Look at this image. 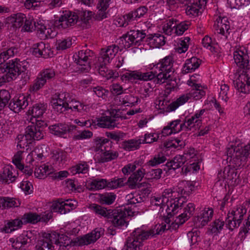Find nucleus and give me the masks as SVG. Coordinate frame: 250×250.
Returning a JSON list of instances; mask_svg holds the SVG:
<instances>
[{"mask_svg":"<svg viewBox=\"0 0 250 250\" xmlns=\"http://www.w3.org/2000/svg\"><path fill=\"white\" fill-rule=\"evenodd\" d=\"M187 241L190 246L196 245L201 240L200 232L197 230L188 231L187 234Z\"/></svg>","mask_w":250,"mask_h":250,"instance_id":"3c124183","label":"nucleus"},{"mask_svg":"<svg viewBox=\"0 0 250 250\" xmlns=\"http://www.w3.org/2000/svg\"><path fill=\"white\" fill-rule=\"evenodd\" d=\"M213 215V210L212 208H205L200 216L194 218V223L196 227H202L206 225L210 221Z\"/></svg>","mask_w":250,"mask_h":250,"instance_id":"412c9836","label":"nucleus"},{"mask_svg":"<svg viewBox=\"0 0 250 250\" xmlns=\"http://www.w3.org/2000/svg\"><path fill=\"white\" fill-rule=\"evenodd\" d=\"M190 38L188 37H185L183 40L181 41L180 46L177 48V52L179 53L186 52L188 48V42Z\"/></svg>","mask_w":250,"mask_h":250,"instance_id":"774afa93","label":"nucleus"},{"mask_svg":"<svg viewBox=\"0 0 250 250\" xmlns=\"http://www.w3.org/2000/svg\"><path fill=\"white\" fill-rule=\"evenodd\" d=\"M185 199L183 197H177L175 198L171 199L170 201L167 204V208L169 210H171L173 214H175L176 211V209L179 207H181L183 205Z\"/></svg>","mask_w":250,"mask_h":250,"instance_id":"e433bc0d","label":"nucleus"},{"mask_svg":"<svg viewBox=\"0 0 250 250\" xmlns=\"http://www.w3.org/2000/svg\"><path fill=\"white\" fill-rule=\"evenodd\" d=\"M69 128L67 125L63 124H56L49 127L50 132L57 136H62L66 134Z\"/></svg>","mask_w":250,"mask_h":250,"instance_id":"473e14b6","label":"nucleus"},{"mask_svg":"<svg viewBox=\"0 0 250 250\" xmlns=\"http://www.w3.org/2000/svg\"><path fill=\"white\" fill-rule=\"evenodd\" d=\"M227 160L232 164L234 169L229 167H226L225 179L232 181L237 178V172L238 168L244 167L246 165L248 158L250 157V143L244 147L231 146L227 150Z\"/></svg>","mask_w":250,"mask_h":250,"instance_id":"f257e3e1","label":"nucleus"},{"mask_svg":"<svg viewBox=\"0 0 250 250\" xmlns=\"http://www.w3.org/2000/svg\"><path fill=\"white\" fill-rule=\"evenodd\" d=\"M104 229L102 228H97L89 233L81 237L77 238V242L80 245H89L94 243L102 236L104 235Z\"/></svg>","mask_w":250,"mask_h":250,"instance_id":"2eb2a0df","label":"nucleus"},{"mask_svg":"<svg viewBox=\"0 0 250 250\" xmlns=\"http://www.w3.org/2000/svg\"><path fill=\"white\" fill-rule=\"evenodd\" d=\"M93 91L99 98L105 99L107 97L108 91L102 86H97L93 88Z\"/></svg>","mask_w":250,"mask_h":250,"instance_id":"69168bd1","label":"nucleus"},{"mask_svg":"<svg viewBox=\"0 0 250 250\" xmlns=\"http://www.w3.org/2000/svg\"><path fill=\"white\" fill-rule=\"evenodd\" d=\"M107 181L104 179H95L93 180L88 185L90 190H99L107 187Z\"/></svg>","mask_w":250,"mask_h":250,"instance_id":"ea45409f","label":"nucleus"},{"mask_svg":"<svg viewBox=\"0 0 250 250\" xmlns=\"http://www.w3.org/2000/svg\"><path fill=\"white\" fill-rule=\"evenodd\" d=\"M119 156V153L116 151H112L106 149L103 154L98 159V162L104 163L116 159Z\"/></svg>","mask_w":250,"mask_h":250,"instance_id":"2f4dec72","label":"nucleus"},{"mask_svg":"<svg viewBox=\"0 0 250 250\" xmlns=\"http://www.w3.org/2000/svg\"><path fill=\"white\" fill-rule=\"evenodd\" d=\"M175 221L174 222H172L171 225H166L164 223H162L161 224H157L156 225L154 228L148 230H145V232L146 233H147V235H148V239L150 237H152L155 236V235H159L164 233L166 230H172V229H176L179 227V225H175Z\"/></svg>","mask_w":250,"mask_h":250,"instance_id":"f3484780","label":"nucleus"},{"mask_svg":"<svg viewBox=\"0 0 250 250\" xmlns=\"http://www.w3.org/2000/svg\"><path fill=\"white\" fill-rule=\"evenodd\" d=\"M47 124L43 121L36 119V123L32 122L26 129L25 134L29 141L40 140L43 138L45 134L44 129Z\"/></svg>","mask_w":250,"mask_h":250,"instance_id":"6e6552de","label":"nucleus"},{"mask_svg":"<svg viewBox=\"0 0 250 250\" xmlns=\"http://www.w3.org/2000/svg\"><path fill=\"white\" fill-rule=\"evenodd\" d=\"M111 142L108 139L99 138L95 140V151H98L100 150L104 152L107 148V144L111 145Z\"/></svg>","mask_w":250,"mask_h":250,"instance_id":"49530a36","label":"nucleus"},{"mask_svg":"<svg viewBox=\"0 0 250 250\" xmlns=\"http://www.w3.org/2000/svg\"><path fill=\"white\" fill-rule=\"evenodd\" d=\"M56 72L54 69L50 68L43 69L38 74L35 79L31 89L37 91L42 88L47 82L55 78Z\"/></svg>","mask_w":250,"mask_h":250,"instance_id":"ddd939ff","label":"nucleus"},{"mask_svg":"<svg viewBox=\"0 0 250 250\" xmlns=\"http://www.w3.org/2000/svg\"><path fill=\"white\" fill-rule=\"evenodd\" d=\"M99 202L102 205H110L115 201L116 195L114 193L106 192L103 194H100Z\"/></svg>","mask_w":250,"mask_h":250,"instance_id":"58836bf2","label":"nucleus"},{"mask_svg":"<svg viewBox=\"0 0 250 250\" xmlns=\"http://www.w3.org/2000/svg\"><path fill=\"white\" fill-rule=\"evenodd\" d=\"M190 23L189 21H184L179 22L176 20V25L175 27L174 33L178 36L182 35L187 30Z\"/></svg>","mask_w":250,"mask_h":250,"instance_id":"09e8293b","label":"nucleus"},{"mask_svg":"<svg viewBox=\"0 0 250 250\" xmlns=\"http://www.w3.org/2000/svg\"><path fill=\"white\" fill-rule=\"evenodd\" d=\"M126 178H114L110 182H107V187L111 188H116L124 186Z\"/></svg>","mask_w":250,"mask_h":250,"instance_id":"5fc2aeb1","label":"nucleus"},{"mask_svg":"<svg viewBox=\"0 0 250 250\" xmlns=\"http://www.w3.org/2000/svg\"><path fill=\"white\" fill-rule=\"evenodd\" d=\"M14 100L20 107V110L23 109L28 104L27 98L23 95H20L17 98H15Z\"/></svg>","mask_w":250,"mask_h":250,"instance_id":"338daca9","label":"nucleus"},{"mask_svg":"<svg viewBox=\"0 0 250 250\" xmlns=\"http://www.w3.org/2000/svg\"><path fill=\"white\" fill-rule=\"evenodd\" d=\"M131 212L122 209H111L108 213V219L112 222L115 227L122 228L126 227L128 225L127 219Z\"/></svg>","mask_w":250,"mask_h":250,"instance_id":"f8f14e48","label":"nucleus"},{"mask_svg":"<svg viewBox=\"0 0 250 250\" xmlns=\"http://www.w3.org/2000/svg\"><path fill=\"white\" fill-rule=\"evenodd\" d=\"M147 36L144 30H132L123 37L122 41L125 47L128 48L133 44H137Z\"/></svg>","mask_w":250,"mask_h":250,"instance_id":"4468645a","label":"nucleus"},{"mask_svg":"<svg viewBox=\"0 0 250 250\" xmlns=\"http://www.w3.org/2000/svg\"><path fill=\"white\" fill-rule=\"evenodd\" d=\"M190 99L188 94H184L180 96L176 101L171 103L168 106L169 111L175 110L180 105L183 104Z\"/></svg>","mask_w":250,"mask_h":250,"instance_id":"c03bdc74","label":"nucleus"},{"mask_svg":"<svg viewBox=\"0 0 250 250\" xmlns=\"http://www.w3.org/2000/svg\"><path fill=\"white\" fill-rule=\"evenodd\" d=\"M147 234L142 228L135 229L127 239L126 250H139L142 242L148 239Z\"/></svg>","mask_w":250,"mask_h":250,"instance_id":"1a4fd4ad","label":"nucleus"},{"mask_svg":"<svg viewBox=\"0 0 250 250\" xmlns=\"http://www.w3.org/2000/svg\"><path fill=\"white\" fill-rule=\"evenodd\" d=\"M28 240V238L25 237L24 236H20L17 238L16 242H13L12 246L16 249L20 248L22 247H24L29 243Z\"/></svg>","mask_w":250,"mask_h":250,"instance_id":"0e129e2a","label":"nucleus"},{"mask_svg":"<svg viewBox=\"0 0 250 250\" xmlns=\"http://www.w3.org/2000/svg\"><path fill=\"white\" fill-rule=\"evenodd\" d=\"M247 212L246 208L242 206H237L230 213L227 214L226 218V225L229 229L233 230L235 228H238L243 220L244 215Z\"/></svg>","mask_w":250,"mask_h":250,"instance_id":"9d476101","label":"nucleus"},{"mask_svg":"<svg viewBox=\"0 0 250 250\" xmlns=\"http://www.w3.org/2000/svg\"><path fill=\"white\" fill-rule=\"evenodd\" d=\"M119 48V47L115 44L108 46L105 51L103 52L102 57L99 58V61H101L102 60L103 62H109L110 60L114 58L118 53Z\"/></svg>","mask_w":250,"mask_h":250,"instance_id":"bb28decb","label":"nucleus"},{"mask_svg":"<svg viewBox=\"0 0 250 250\" xmlns=\"http://www.w3.org/2000/svg\"><path fill=\"white\" fill-rule=\"evenodd\" d=\"M58 50H65L71 46L72 45L71 39L70 38L59 40L57 41Z\"/></svg>","mask_w":250,"mask_h":250,"instance_id":"052dcab7","label":"nucleus"},{"mask_svg":"<svg viewBox=\"0 0 250 250\" xmlns=\"http://www.w3.org/2000/svg\"><path fill=\"white\" fill-rule=\"evenodd\" d=\"M11 98L8 91L5 89L0 90V107L3 108L8 103Z\"/></svg>","mask_w":250,"mask_h":250,"instance_id":"4d7b16f0","label":"nucleus"},{"mask_svg":"<svg viewBox=\"0 0 250 250\" xmlns=\"http://www.w3.org/2000/svg\"><path fill=\"white\" fill-rule=\"evenodd\" d=\"M22 219L10 220L5 223L4 226L1 229L2 232L9 233L21 228L23 225Z\"/></svg>","mask_w":250,"mask_h":250,"instance_id":"a878e982","label":"nucleus"},{"mask_svg":"<svg viewBox=\"0 0 250 250\" xmlns=\"http://www.w3.org/2000/svg\"><path fill=\"white\" fill-rule=\"evenodd\" d=\"M233 58L235 62L240 68L244 70L250 69L249 57L247 54V50L244 49L235 51ZM233 83L235 88L239 91L244 93L250 92V75L248 72L243 70L239 77Z\"/></svg>","mask_w":250,"mask_h":250,"instance_id":"f03ea898","label":"nucleus"},{"mask_svg":"<svg viewBox=\"0 0 250 250\" xmlns=\"http://www.w3.org/2000/svg\"><path fill=\"white\" fill-rule=\"evenodd\" d=\"M25 134H19L17 136L16 140L17 142V147L20 148H24L25 147L28 146L29 144H31V141L26 137Z\"/></svg>","mask_w":250,"mask_h":250,"instance_id":"603ef678","label":"nucleus"},{"mask_svg":"<svg viewBox=\"0 0 250 250\" xmlns=\"http://www.w3.org/2000/svg\"><path fill=\"white\" fill-rule=\"evenodd\" d=\"M174 61L172 56H168L162 59L160 62L156 64V67L159 68V73H154V83L161 84L166 83L167 89L173 90L176 85L175 80H172L171 75L174 70L173 68Z\"/></svg>","mask_w":250,"mask_h":250,"instance_id":"7ed1b4c3","label":"nucleus"},{"mask_svg":"<svg viewBox=\"0 0 250 250\" xmlns=\"http://www.w3.org/2000/svg\"><path fill=\"white\" fill-rule=\"evenodd\" d=\"M92 12L79 11L78 14L69 11L63 12V14L59 18L58 26L63 29L74 25L78 22H82L86 24L91 20Z\"/></svg>","mask_w":250,"mask_h":250,"instance_id":"20e7f679","label":"nucleus"},{"mask_svg":"<svg viewBox=\"0 0 250 250\" xmlns=\"http://www.w3.org/2000/svg\"><path fill=\"white\" fill-rule=\"evenodd\" d=\"M186 159L184 156L177 155L172 160L167 163V169L165 168L164 170L166 171L171 169L175 170L182 167Z\"/></svg>","mask_w":250,"mask_h":250,"instance_id":"cd10ccee","label":"nucleus"},{"mask_svg":"<svg viewBox=\"0 0 250 250\" xmlns=\"http://www.w3.org/2000/svg\"><path fill=\"white\" fill-rule=\"evenodd\" d=\"M45 148L46 146L44 145L37 146L30 153L28 157L30 159H32V162L34 161L35 159L38 161H41L44 156L45 152L44 149Z\"/></svg>","mask_w":250,"mask_h":250,"instance_id":"f704fd0d","label":"nucleus"},{"mask_svg":"<svg viewBox=\"0 0 250 250\" xmlns=\"http://www.w3.org/2000/svg\"><path fill=\"white\" fill-rule=\"evenodd\" d=\"M146 41L153 48H159L166 43L164 35L160 34H149L147 36Z\"/></svg>","mask_w":250,"mask_h":250,"instance_id":"b1692460","label":"nucleus"},{"mask_svg":"<svg viewBox=\"0 0 250 250\" xmlns=\"http://www.w3.org/2000/svg\"><path fill=\"white\" fill-rule=\"evenodd\" d=\"M122 78L130 81L136 80L143 81H151L154 83V74L152 71L142 73L137 71H128L124 74Z\"/></svg>","mask_w":250,"mask_h":250,"instance_id":"dca6fc26","label":"nucleus"},{"mask_svg":"<svg viewBox=\"0 0 250 250\" xmlns=\"http://www.w3.org/2000/svg\"><path fill=\"white\" fill-rule=\"evenodd\" d=\"M191 86L193 88L188 93L190 99L192 98L195 100H199L205 95V91L202 89V86L200 84L193 83Z\"/></svg>","mask_w":250,"mask_h":250,"instance_id":"7c9ffc66","label":"nucleus"},{"mask_svg":"<svg viewBox=\"0 0 250 250\" xmlns=\"http://www.w3.org/2000/svg\"><path fill=\"white\" fill-rule=\"evenodd\" d=\"M195 210V206L192 203L187 205L183 209V212L175 220V226L178 225L179 226L183 224L187 221L193 214Z\"/></svg>","mask_w":250,"mask_h":250,"instance_id":"4be33fe9","label":"nucleus"},{"mask_svg":"<svg viewBox=\"0 0 250 250\" xmlns=\"http://www.w3.org/2000/svg\"><path fill=\"white\" fill-rule=\"evenodd\" d=\"M201 62V60L194 57L187 59L183 66V73H188L194 71L199 67Z\"/></svg>","mask_w":250,"mask_h":250,"instance_id":"393cba45","label":"nucleus"},{"mask_svg":"<svg viewBox=\"0 0 250 250\" xmlns=\"http://www.w3.org/2000/svg\"><path fill=\"white\" fill-rule=\"evenodd\" d=\"M115 122L111 116H104L97 119V125L100 127L112 129L116 126Z\"/></svg>","mask_w":250,"mask_h":250,"instance_id":"c85d7f7f","label":"nucleus"},{"mask_svg":"<svg viewBox=\"0 0 250 250\" xmlns=\"http://www.w3.org/2000/svg\"><path fill=\"white\" fill-rule=\"evenodd\" d=\"M25 18L26 16L24 14L19 13L12 15L10 18V21L13 26L17 28L23 25Z\"/></svg>","mask_w":250,"mask_h":250,"instance_id":"79ce46f5","label":"nucleus"},{"mask_svg":"<svg viewBox=\"0 0 250 250\" xmlns=\"http://www.w3.org/2000/svg\"><path fill=\"white\" fill-rule=\"evenodd\" d=\"M18 204L15 200L8 197L0 198V208L5 209L13 207H18Z\"/></svg>","mask_w":250,"mask_h":250,"instance_id":"8fccbe9b","label":"nucleus"},{"mask_svg":"<svg viewBox=\"0 0 250 250\" xmlns=\"http://www.w3.org/2000/svg\"><path fill=\"white\" fill-rule=\"evenodd\" d=\"M23 223L36 224L41 221V215L36 213L29 212L25 213L21 218Z\"/></svg>","mask_w":250,"mask_h":250,"instance_id":"a19ab883","label":"nucleus"},{"mask_svg":"<svg viewBox=\"0 0 250 250\" xmlns=\"http://www.w3.org/2000/svg\"><path fill=\"white\" fill-rule=\"evenodd\" d=\"M106 136L114 141H115L117 143L123 140L125 136V134L121 132H106Z\"/></svg>","mask_w":250,"mask_h":250,"instance_id":"e2e57ef3","label":"nucleus"},{"mask_svg":"<svg viewBox=\"0 0 250 250\" xmlns=\"http://www.w3.org/2000/svg\"><path fill=\"white\" fill-rule=\"evenodd\" d=\"M94 56V53L89 50H82L73 56L74 62L80 66L79 70L82 72H87L90 69V58Z\"/></svg>","mask_w":250,"mask_h":250,"instance_id":"9b49d317","label":"nucleus"},{"mask_svg":"<svg viewBox=\"0 0 250 250\" xmlns=\"http://www.w3.org/2000/svg\"><path fill=\"white\" fill-rule=\"evenodd\" d=\"M180 122L181 120L178 119L169 123V126L172 130L173 133H178L182 130H185V131L190 130V127L187 126L186 121L184 123L180 124Z\"/></svg>","mask_w":250,"mask_h":250,"instance_id":"4c0bfd02","label":"nucleus"},{"mask_svg":"<svg viewBox=\"0 0 250 250\" xmlns=\"http://www.w3.org/2000/svg\"><path fill=\"white\" fill-rule=\"evenodd\" d=\"M162 170L160 168L152 169L146 173V178L147 179H159L161 177Z\"/></svg>","mask_w":250,"mask_h":250,"instance_id":"13d9d810","label":"nucleus"},{"mask_svg":"<svg viewBox=\"0 0 250 250\" xmlns=\"http://www.w3.org/2000/svg\"><path fill=\"white\" fill-rule=\"evenodd\" d=\"M49 45L45 44L44 42H41L34 44L32 47V53L37 57H42L46 58L51 55Z\"/></svg>","mask_w":250,"mask_h":250,"instance_id":"a211bd4d","label":"nucleus"},{"mask_svg":"<svg viewBox=\"0 0 250 250\" xmlns=\"http://www.w3.org/2000/svg\"><path fill=\"white\" fill-rule=\"evenodd\" d=\"M226 18L219 17L215 21L213 27L217 33L225 35L226 33L229 34V25Z\"/></svg>","mask_w":250,"mask_h":250,"instance_id":"5701e85b","label":"nucleus"},{"mask_svg":"<svg viewBox=\"0 0 250 250\" xmlns=\"http://www.w3.org/2000/svg\"><path fill=\"white\" fill-rule=\"evenodd\" d=\"M176 25V19L171 18L167 20L163 26L164 33L167 35H171L173 33H174Z\"/></svg>","mask_w":250,"mask_h":250,"instance_id":"a18cd8bd","label":"nucleus"},{"mask_svg":"<svg viewBox=\"0 0 250 250\" xmlns=\"http://www.w3.org/2000/svg\"><path fill=\"white\" fill-rule=\"evenodd\" d=\"M91 208L96 214L108 219V213H109V211H111V209H107L106 208L97 204H93Z\"/></svg>","mask_w":250,"mask_h":250,"instance_id":"864d4df0","label":"nucleus"},{"mask_svg":"<svg viewBox=\"0 0 250 250\" xmlns=\"http://www.w3.org/2000/svg\"><path fill=\"white\" fill-rule=\"evenodd\" d=\"M224 226V221L223 219H216L213 221L212 225H210V229L212 233H217L222 229Z\"/></svg>","mask_w":250,"mask_h":250,"instance_id":"6e6d98bb","label":"nucleus"},{"mask_svg":"<svg viewBox=\"0 0 250 250\" xmlns=\"http://www.w3.org/2000/svg\"><path fill=\"white\" fill-rule=\"evenodd\" d=\"M51 103L54 110L58 113H62L69 109L76 110L79 101L74 100L70 93L60 92L52 98Z\"/></svg>","mask_w":250,"mask_h":250,"instance_id":"39448f33","label":"nucleus"},{"mask_svg":"<svg viewBox=\"0 0 250 250\" xmlns=\"http://www.w3.org/2000/svg\"><path fill=\"white\" fill-rule=\"evenodd\" d=\"M141 139L138 140L131 139L124 141L122 144V148L126 151H132L137 149L141 145Z\"/></svg>","mask_w":250,"mask_h":250,"instance_id":"72a5a7b5","label":"nucleus"},{"mask_svg":"<svg viewBox=\"0 0 250 250\" xmlns=\"http://www.w3.org/2000/svg\"><path fill=\"white\" fill-rule=\"evenodd\" d=\"M18 52V49L16 47H11L7 50L0 53V65L4 63L10 57H13Z\"/></svg>","mask_w":250,"mask_h":250,"instance_id":"de8ad7c7","label":"nucleus"},{"mask_svg":"<svg viewBox=\"0 0 250 250\" xmlns=\"http://www.w3.org/2000/svg\"><path fill=\"white\" fill-rule=\"evenodd\" d=\"M25 62H20V60L16 59L15 60H11L6 63L5 68H2L0 66V72H6L5 75L2 76L4 78L5 83L9 82L14 79H15L18 76L20 75V73L26 71V66L24 65Z\"/></svg>","mask_w":250,"mask_h":250,"instance_id":"423d86ee","label":"nucleus"},{"mask_svg":"<svg viewBox=\"0 0 250 250\" xmlns=\"http://www.w3.org/2000/svg\"><path fill=\"white\" fill-rule=\"evenodd\" d=\"M51 208L52 211L59 212L61 214H65L70 211V209L63 206V201L62 199L54 201Z\"/></svg>","mask_w":250,"mask_h":250,"instance_id":"c9c22d12","label":"nucleus"},{"mask_svg":"<svg viewBox=\"0 0 250 250\" xmlns=\"http://www.w3.org/2000/svg\"><path fill=\"white\" fill-rule=\"evenodd\" d=\"M47 105L46 104L42 103H37L33 105V106L28 110L29 114L31 115L34 118H39L41 117L46 109Z\"/></svg>","mask_w":250,"mask_h":250,"instance_id":"c756f323","label":"nucleus"},{"mask_svg":"<svg viewBox=\"0 0 250 250\" xmlns=\"http://www.w3.org/2000/svg\"><path fill=\"white\" fill-rule=\"evenodd\" d=\"M201 117L199 115L198 112L194 114L191 118L188 119L186 122L187 123V126L190 127L191 130L192 128H199L201 125L202 121L199 118Z\"/></svg>","mask_w":250,"mask_h":250,"instance_id":"37998d69","label":"nucleus"},{"mask_svg":"<svg viewBox=\"0 0 250 250\" xmlns=\"http://www.w3.org/2000/svg\"><path fill=\"white\" fill-rule=\"evenodd\" d=\"M147 8L146 6H141L134 11H130L124 16L125 22L122 24L123 27H125L129 22L137 21L139 18L143 17L147 12Z\"/></svg>","mask_w":250,"mask_h":250,"instance_id":"aec40b11","label":"nucleus"},{"mask_svg":"<svg viewBox=\"0 0 250 250\" xmlns=\"http://www.w3.org/2000/svg\"><path fill=\"white\" fill-rule=\"evenodd\" d=\"M166 159L165 156L162 153H160L156 155L153 159L149 160L148 163L149 166L153 167L164 163Z\"/></svg>","mask_w":250,"mask_h":250,"instance_id":"bf43d9fd","label":"nucleus"},{"mask_svg":"<svg viewBox=\"0 0 250 250\" xmlns=\"http://www.w3.org/2000/svg\"><path fill=\"white\" fill-rule=\"evenodd\" d=\"M66 238L67 236L59 233H45L42 239L40 240L36 245L37 250H53V244L57 245H61L63 242L61 241L62 238Z\"/></svg>","mask_w":250,"mask_h":250,"instance_id":"0eeeda50","label":"nucleus"},{"mask_svg":"<svg viewBox=\"0 0 250 250\" xmlns=\"http://www.w3.org/2000/svg\"><path fill=\"white\" fill-rule=\"evenodd\" d=\"M18 175V172L12 166H6L4 167L2 173L0 175V181L9 184L15 181Z\"/></svg>","mask_w":250,"mask_h":250,"instance_id":"6ab92c4d","label":"nucleus"},{"mask_svg":"<svg viewBox=\"0 0 250 250\" xmlns=\"http://www.w3.org/2000/svg\"><path fill=\"white\" fill-rule=\"evenodd\" d=\"M23 26L22 27L21 31L24 32H31L32 30L36 27V22L33 19L30 18L27 19L25 18V20L23 22Z\"/></svg>","mask_w":250,"mask_h":250,"instance_id":"680f3d73","label":"nucleus"}]
</instances>
